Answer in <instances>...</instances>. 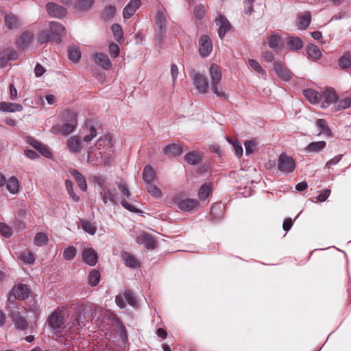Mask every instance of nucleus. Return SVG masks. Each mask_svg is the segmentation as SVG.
<instances>
[{
    "label": "nucleus",
    "instance_id": "nucleus-1",
    "mask_svg": "<svg viewBox=\"0 0 351 351\" xmlns=\"http://www.w3.org/2000/svg\"><path fill=\"white\" fill-rule=\"evenodd\" d=\"M60 119L63 125H54L50 130L51 133L56 135L59 134L68 135L75 130L77 125V114L75 112L70 110H64L60 114Z\"/></svg>",
    "mask_w": 351,
    "mask_h": 351
},
{
    "label": "nucleus",
    "instance_id": "nucleus-2",
    "mask_svg": "<svg viewBox=\"0 0 351 351\" xmlns=\"http://www.w3.org/2000/svg\"><path fill=\"white\" fill-rule=\"evenodd\" d=\"M209 73L212 91L220 99H226L228 95L219 87L222 77L221 68L216 64H212L209 68Z\"/></svg>",
    "mask_w": 351,
    "mask_h": 351
},
{
    "label": "nucleus",
    "instance_id": "nucleus-3",
    "mask_svg": "<svg viewBox=\"0 0 351 351\" xmlns=\"http://www.w3.org/2000/svg\"><path fill=\"white\" fill-rule=\"evenodd\" d=\"M50 30L51 34H49L47 32H43L39 36L41 43L53 40L59 43L61 40V37L65 34L64 27L58 22H51L50 23Z\"/></svg>",
    "mask_w": 351,
    "mask_h": 351
},
{
    "label": "nucleus",
    "instance_id": "nucleus-4",
    "mask_svg": "<svg viewBox=\"0 0 351 351\" xmlns=\"http://www.w3.org/2000/svg\"><path fill=\"white\" fill-rule=\"evenodd\" d=\"M155 23L158 27L157 36L158 38L159 43H160L166 32L167 24V14L165 8L163 7H160L158 9L155 16Z\"/></svg>",
    "mask_w": 351,
    "mask_h": 351
},
{
    "label": "nucleus",
    "instance_id": "nucleus-5",
    "mask_svg": "<svg viewBox=\"0 0 351 351\" xmlns=\"http://www.w3.org/2000/svg\"><path fill=\"white\" fill-rule=\"evenodd\" d=\"M278 168L285 174L291 173L295 169V162L292 157L281 154L278 158Z\"/></svg>",
    "mask_w": 351,
    "mask_h": 351
},
{
    "label": "nucleus",
    "instance_id": "nucleus-6",
    "mask_svg": "<svg viewBox=\"0 0 351 351\" xmlns=\"http://www.w3.org/2000/svg\"><path fill=\"white\" fill-rule=\"evenodd\" d=\"M191 77L193 80L195 88L198 90L199 93H206L208 92V82L206 76L195 71H193L191 73Z\"/></svg>",
    "mask_w": 351,
    "mask_h": 351
},
{
    "label": "nucleus",
    "instance_id": "nucleus-7",
    "mask_svg": "<svg viewBox=\"0 0 351 351\" xmlns=\"http://www.w3.org/2000/svg\"><path fill=\"white\" fill-rule=\"evenodd\" d=\"M274 71L276 75L283 81H290L294 74L280 61H276L274 63Z\"/></svg>",
    "mask_w": 351,
    "mask_h": 351
},
{
    "label": "nucleus",
    "instance_id": "nucleus-8",
    "mask_svg": "<svg viewBox=\"0 0 351 351\" xmlns=\"http://www.w3.org/2000/svg\"><path fill=\"white\" fill-rule=\"evenodd\" d=\"M48 324L54 330H58L65 327L66 319L61 312L54 311L48 317Z\"/></svg>",
    "mask_w": 351,
    "mask_h": 351
},
{
    "label": "nucleus",
    "instance_id": "nucleus-9",
    "mask_svg": "<svg viewBox=\"0 0 351 351\" xmlns=\"http://www.w3.org/2000/svg\"><path fill=\"white\" fill-rule=\"evenodd\" d=\"M29 290L28 287L24 284H19L13 287L10 295L8 297L9 301L12 300V298L18 300H25L28 297Z\"/></svg>",
    "mask_w": 351,
    "mask_h": 351
},
{
    "label": "nucleus",
    "instance_id": "nucleus-10",
    "mask_svg": "<svg viewBox=\"0 0 351 351\" xmlns=\"http://www.w3.org/2000/svg\"><path fill=\"white\" fill-rule=\"evenodd\" d=\"M213 50V43L210 38L203 35L199 40V51L202 57H207L210 55Z\"/></svg>",
    "mask_w": 351,
    "mask_h": 351
},
{
    "label": "nucleus",
    "instance_id": "nucleus-11",
    "mask_svg": "<svg viewBox=\"0 0 351 351\" xmlns=\"http://www.w3.org/2000/svg\"><path fill=\"white\" fill-rule=\"evenodd\" d=\"M102 201L105 204L108 202L113 204H117V194L114 189H110L106 186H102L101 191L100 192Z\"/></svg>",
    "mask_w": 351,
    "mask_h": 351
},
{
    "label": "nucleus",
    "instance_id": "nucleus-12",
    "mask_svg": "<svg viewBox=\"0 0 351 351\" xmlns=\"http://www.w3.org/2000/svg\"><path fill=\"white\" fill-rule=\"evenodd\" d=\"M217 25L219 26L218 34L221 39H223L226 34L231 29L232 25L228 20L223 15H219L215 20Z\"/></svg>",
    "mask_w": 351,
    "mask_h": 351
},
{
    "label": "nucleus",
    "instance_id": "nucleus-13",
    "mask_svg": "<svg viewBox=\"0 0 351 351\" xmlns=\"http://www.w3.org/2000/svg\"><path fill=\"white\" fill-rule=\"evenodd\" d=\"M321 95L322 100L321 107L322 108H326L332 103H336L337 99V97L333 89H327L323 91Z\"/></svg>",
    "mask_w": 351,
    "mask_h": 351
},
{
    "label": "nucleus",
    "instance_id": "nucleus-14",
    "mask_svg": "<svg viewBox=\"0 0 351 351\" xmlns=\"http://www.w3.org/2000/svg\"><path fill=\"white\" fill-rule=\"evenodd\" d=\"M46 9L48 14L53 17L62 18L66 14V10L64 8L53 3H47Z\"/></svg>",
    "mask_w": 351,
    "mask_h": 351
},
{
    "label": "nucleus",
    "instance_id": "nucleus-15",
    "mask_svg": "<svg viewBox=\"0 0 351 351\" xmlns=\"http://www.w3.org/2000/svg\"><path fill=\"white\" fill-rule=\"evenodd\" d=\"M141 0H130L123 9V15L125 19H128L134 15L141 5Z\"/></svg>",
    "mask_w": 351,
    "mask_h": 351
},
{
    "label": "nucleus",
    "instance_id": "nucleus-16",
    "mask_svg": "<svg viewBox=\"0 0 351 351\" xmlns=\"http://www.w3.org/2000/svg\"><path fill=\"white\" fill-rule=\"evenodd\" d=\"M198 202L195 199H183L178 202V207L180 210L190 212L194 210L198 207Z\"/></svg>",
    "mask_w": 351,
    "mask_h": 351
},
{
    "label": "nucleus",
    "instance_id": "nucleus-17",
    "mask_svg": "<svg viewBox=\"0 0 351 351\" xmlns=\"http://www.w3.org/2000/svg\"><path fill=\"white\" fill-rule=\"evenodd\" d=\"M67 147L72 153H78L83 148L82 140L78 136H73L67 140Z\"/></svg>",
    "mask_w": 351,
    "mask_h": 351
},
{
    "label": "nucleus",
    "instance_id": "nucleus-18",
    "mask_svg": "<svg viewBox=\"0 0 351 351\" xmlns=\"http://www.w3.org/2000/svg\"><path fill=\"white\" fill-rule=\"evenodd\" d=\"M83 260L86 263H97V252L92 247H85L82 252Z\"/></svg>",
    "mask_w": 351,
    "mask_h": 351
},
{
    "label": "nucleus",
    "instance_id": "nucleus-19",
    "mask_svg": "<svg viewBox=\"0 0 351 351\" xmlns=\"http://www.w3.org/2000/svg\"><path fill=\"white\" fill-rule=\"evenodd\" d=\"M286 43L287 49L290 51H298L303 47V42L298 36H289Z\"/></svg>",
    "mask_w": 351,
    "mask_h": 351
},
{
    "label": "nucleus",
    "instance_id": "nucleus-20",
    "mask_svg": "<svg viewBox=\"0 0 351 351\" xmlns=\"http://www.w3.org/2000/svg\"><path fill=\"white\" fill-rule=\"evenodd\" d=\"M93 58L95 62L104 69L106 70L110 69L112 63L106 54L103 53H97L94 55Z\"/></svg>",
    "mask_w": 351,
    "mask_h": 351
},
{
    "label": "nucleus",
    "instance_id": "nucleus-21",
    "mask_svg": "<svg viewBox=\"0 0 351 351\" xmlns=\"http://www.w3.org/2000/svg\"><path fill=\"white\" fill-rule=\"evenodd\" d=\"M304 95L313 104H317L322 100L321 94L311 88L304 90Z\"/></svg>",
    "mask_w": 351,
    "mask_h": 351
},
{
    "label": "nucleus",
    "instance_id": "nucleus-22",
    "mask_svg": "<svg viewBox=\"0 0 351 351\" xmlns=\"http://www.w3.org/2000/svg\"><path fill=\"white\" fill-rule=\"evenodd\" d=\"M298 26L300 29H305L310 24L311 20V15L309 12L300 13L298 15Z\"/></svg>",
    "mask_w": 351,
    "mask_h": 351
},
{
    "label": "nucleus",
    "instance_id": "nucleus-23",
    "mask_svg": "<svg viewBox=\"0 0 351 351\" xmlns=\"http://www.w3.org/2000/svg\"><path fill=\"white\" fill-rule=\"evenodd\" d=\"M23 110V106L21 104L10 103V102H1L0 110L7 112H21Z\"/></svg>",
    "mask_w": 351,
    "mask_h": 351
},
{
    "label": "nucleus",
    "instance_id": "nucleus-24",
    "mask_svg": "<svg viewBox=\"0 0 351 351\" xmlns=\"http://www.w3.org/2000/svg\"><path fill=\"white\" fill-rule=\"evenodd\" d=\"M33 34L29 32H24L17 40V46L21 49L26 48L32 41Z\"/></svg>",
    "mask_w": 351,
    "mask_h": 351
},
{
    "label": "nucleus",
    "instance_id": "nucleus-25",
    "mask_svg": "<svg viewBox=\"0 0 351 351\" xmlns=\"http://www.w3.org/2000/svg\"><path fill=\"white\" fill-rule=\"evenodd\" d=\"M71 174L75 178L81 190L85 191L87 189L86 180L78 171L72 169L70 171Z\"/></svg>",
    "mask_w": 351,
    "mask_h": 351
},
{
    "label": "nucleus",
    "instance_id": "nucleus-26",
    "mask_svg": "<svg viewBox=\"0 0 351 351\" xmlns=\"http://www.w3.org/2000/svg\"><path fill=\"white\" fill-rule=\"evenodd\" d=\"M164 153L166 155L176 156L182 153V149L178 144H171L164 148Z\"/></svg>",
    "mask_w": 351,
    "mask_h": 351
},
{
    "label": "nucleus",
    "instance_id": "nucleus-27",
    "mask_svg": "<svg viewBox=\"0 0 351 351\" xmlns=\"http://www.w3.org/2000/svg\"><path fill=\"white\" fill-rule=\"evenodd\" d=\"M138 239L147 249H154L156 247V241L148 234L143 233Z\"/></svg>",
    "mask_w": 351,
    "mask_h": 351
},
{
    "label": "nucleus",
    "instance_id": "nucleus-28",
    "mask_svg": "<svg viewBox=\"0 0 351 351\" xmlns=\"http://www.w3.org/2000/svg\"><path fill=\"white\" fill-rule=\"evenodd\" d=\"M306 53L308 57L314 60H319L322 56V53L319 47L313 44H309L307 45Z\"/></svg>",
    "mask_w": 351,
    "mask_h": 351
},
{
    "label": "nucleus",
    "instance_id": "nucleus-29",
    "mask_svg": "<svg viewBox=\"0 0 351 351\" xmlns=\"http://www.w3.org/2000/svg\"><path fill=\"white\" fill-rule=\"evenodd\" d=\"M16 53L15 51H2L0 52V67L6 65L8 60H14L16 58Z\"/></svg>",
    "mask_w": 351,
    "mask_h": 351
},
{
    "label": "nucleus",
    "instance_id": "nucleus-30",
    "mask_svg": "<svg viewBox=\"0 0 351 351\" xmlns=\"http://www.w3.org/2000/svg\"><path fill=\"white\" fill-rule=\"evenodd\" d=\"M69 58L73 62H77L81 58V51L78 47L71 45L68 49Z\"/></svg>",
    "mask_w": 351,
    "mask_h": 351
},
{
    "label": "nucleus",
    "instance_id": "nucleus-31",
    "mask_svg": "<svg viewBox=\"0 0 351 351\" xmlns=\"http://www.w3.org/2000/svg\"><path fill=\"white\" fill-rule=\"evenodd\" d=\"M185 160L191 165H195L202 160L201 155L197 152H192L186 154L184 156Z\"/></svg>",
    "mask_w": 351,
    "mask_h": 351
},
{
    "label": "nucleus",
    "instance_id": "nucleus-32",
    "mask_svg": "<svg viewBox=\"0 0 351 351\" xmlns=\"http://www.w3.org/2000/svg\"><path fill=\"white\" fill-rule=\"evenodd\" d=\"M326 145V143L324 141L311 143L306 148L308 152H319L324 149Z\"/></svg>",
    "mask_w": 351,
    "mask_h": 351
},
{
    "label": "nucleus",
    "instance_id": "nucleus-33",
    "mask_svg": "<svg viewBox=\"0 0 351 351\" xmlns=\"http://www.w3.org/2000/svg\"><path fill=\"white\" fill-rule=\"evenodd\" d=\"M20 184L19 180L13 176L9 178L7 182V189L12 194H16L19 190Z\"/></svg>",
    "mask_w": 351,
    "mask_h": 351
},
{
    "label": "nucleus",
    "instance_id": "nucleus-34",
    "mask_svg": "<svg viewBox=\"0 0 351 351\" xmlns=\"http://www.w3.org/2000/svg\"><path fill=\"white\" fill-rule=\"evenodd\" d=\"M155 178L154 171L150 165H147L143 172V178L147 184L152 183Z\"/></svg>",
    "mask_w": 351,
    "mask_h": 351
},
{
    "label": "nucleus",
    "instance_id": "nucleus-35",
    "mask_svg": "<svg viewBox=\"0 0 351 351\" xmlns=\"http://www.w3.org/2000/svg\"><path fill=\"white\" fill-rule=\"evenodd\" d=\"M80 223L82 229L86 232L88 233L90 235H93L95 234L97 228L93 223L85 219H82L80 220Z\"/></svg>",
    "mask_w": 351,
    "mask_h": 351
},
{
    "label": "nucleus",
    "instance_id": "nucleus-36",
    "mask_svg": "<svg viewBox=\"0 0 351 351\" xmlns=\"http://www.w3.org/2000/svg\"><path fill=\"white\" fill-rule=\"evenodd\" d=\"M316 125L320 128V133H322L324 135L327 136H331V131L326 120L322 119H317L316 121Z\"/></svg>",
    "mask_w": 351,
    "mask_h": 351
},
{
    "label": "nucleus",
    "instance_id": "nucleus-37",
    "mask_svg": "<svg viewBox=\"0 0 351 351\" xmlns=\"http://www.w3.org/2000/svg\"><path fill=\"white\" fill-rule=\"evenodd\" d=\"M351 65V54L350 53H346L339 60V66L341 69H348Z\"/></svg>",
    "mask_w": 351,
    "mask_h": 351
},
{
    "label": "nucleus",
    "instance_id": "nucleus-38",
    "mask_svg": "<svg viewBox=\"0 0 351 351\" xmlns=\"http://www.w3.org/2000/svg\"><path fill=\"white\" fill-rule=\"evenodd\" d=\"M351 105V98L346 97L343 99L336 101L335 105V110L337 111L344 110L350 107Z\"/></svg>",
    "mask_w": 351,
    "mask_h": 351
},
{
    "label": "nucleus",
    "instance_id": "nucleus-39",
    "mask_svg": "<svg viewBox=\"0 0 351 351\" xmlns=\"http://www.w3.org/2000/svg\"><path fill=\"white\" fill-rule=\"evenodd\" d=\"M111 29H112V32L113 33L115 40L117 42L121 43V39L123 38V29H122V27H121V25H119V24H116V23L113 24L111 26Z\"/></svg>",
    "mask_w": 351,
    "mask_h": 351
},
{
    "label": "nucleus",
    "instance_id": "nucleus-40",
    "mask_svg": "<svg viewBox=\"0 0 351 351\" xmlns=\"http://www.w3.org/2000/svg\"><path fill=\"white\" fill-rule=\"evenodd\" d=\"M146 188L147 192L154 197H160L162 195L161 190L152 182L147 184Z\"/></svg>",
    "mask_w": 351,
    "mask_h": 351
},
{
    "label": "nucleus",
    "instance_id": "nucleus-41",
    "mask_svg": "<svg viewBox=\"0 0 351 351\" xmlns=\"http://www.w3.org/2000/svg\"><path fill=\"white\" fill-rule=\"evenodd\" d=\"M117 186L120 193L125 198H130L131 196V192L128 185L123 182H117Z\"/></svg>",
    "mask_w": 351,
    "mask_h": 351
},
{
    "label": "nucleus",
    "instance_id": "nucleus-42",
    "mask_svg": "<svg viewBox=\"0 0 351 351\" xmlns=\"http://www.w3.org/2000/svg\"><path fill=\"white\" fill-rule=\"evenodd\" d=\"M100 280V273L97 270L92 271L88 276V283L91 286H96Z\"/></svg>",
    "mask_w": 351,
    "mask_h": 351
},
{
    "label": "nucleus",
    "instance_id": "nucleus-43",
    "mask_svg": "<svg viewBox=\"0 0 351 351\" xmlns=\"http://www.w3.org/2000/svg\"><path fill=\"white\" fill-rule=\"evenodd\" d=\"M19 258L24 263H32L34 261V254L29 250L23 252Z\"/></svg>",
    "mask_w": 351,
    "mask_h": 351
},
{
    "label": "nucleus",
    "instance_id": "nucleus-44",
    "mask_svg": "<svg viewBox=\"0 0 351 351\" xmlns=\"http://www.w3.org/2000/svg\"><path fill=\"white\" fill-rule=\"evenodd\" d=\"M5 23L9 29H12L17 26L18 19L15 16L8 14L5 16Z\"/></svg>",
    "mask_w": 351,
    "mask_h": 351
},
{
    "label": "nucleus",
    "instance_id": "nucleus-45",
    "mask_svg": "<svg viewBox=\"0 0 351 351\" xmlns=\"http://www.w3.org/2000/svg\"><path fill=\"white\" fill-rule=\"evenodd\" d=\"M210 188L208 184L202 185L198 192L199 198L202 200L206 199L210 195Z\"/></svg>",
    "mask_w": 351,
    "mask_h": 351
},
{
    "label": "nucleus",
    "instance_id": "nucleus-46",
    "mask_svg": "<svg viewBox=\"0 0 351 351\" xmlns=\"http://www.w3.org/2000/svg\"><path fill=\"white\" fill-rule=\"evenodd\" d=\"M280 40V36L274 34L267 38V44L270 48L277 49Z\"/></svg>",
    "mask_w": 351,
    "mask_h": 351
},
{
    "label": "nucleus",
    "instance_id": "nucleus-47",
    "mask_svg": "<svg viewBox=\"0 0 351 351\" xmlns=\"http://www.w3.org/2000/svg\"><path fill=\"white\" fill-rule=\"evenodd\" d=\"M13 319L15 323L16 327L18 329L24 330L27 328V323L23 317L17 315L14 317Z\"/></svg>",
    "mask_w": 351,
    "mask_h": 351
},
{
    "label": "nucleus",
    "instance_id": "nucleus-48",
    "mask_svg": "<svg viewBox=\"0 0 351 351\" xmlns=\"http://www.w3.org/2000/svg\"><path fill=\"white\" fill-rule=\"evenodd\" d=\"M47 236L42 232L36 234L34 238V243L38 246H43L47 243Z\"/></svg>",
    "mask_w": 351,
    "mask_h": 351
},
{
    "label": "nucleus",
    "instance_id": "nucleus-49",
    "mask_svg": "<svg viewBox=\"0 0 351 351\" xmlns=\"http://www.w3.org/2000/svg\"><path fill=\"white\" fill-rule=\"evenodd\" d=\"M65 186L66 189L71 196V197L75 201L78 202L80 199L79 196H77L74 192L73 189V183L71 180H66L65 181Z\"/></svg>",
    "mask_w": 351,
    "mask_h": 351
},
{
    "label": "nucleus",
    "instance_id": "nucleus-50",
    "mask_svg": "<svg viewBox=\"0 0 351 351\" xmlns=\"http://www.w3.org/2000/svg\"><path fill=\"white\" fill-rule=\"evenodd\" d=\"M244 145L245 147V154L250 155L256 150L257 143L255 141H249L245 142Z\"/></svg>",
    "mask_w": 351,
    "mask_h": 351
},
{
    "label": "nucleus",
    "instance_id": "nucleus-51",
    "mask_svg": "<svg viewBox=\"0 0 351 351\" xmlns=\"http://www.w3.org/2000/svg\"><path fill=\"white\" fill-rule=\"evenodd\" d=\"M248 65L254 71L261 74H265V71L261 67L260 64L255 60L250 59L248 60Z\"/></svg>",
    "mask_w": 351,
    "mask_h": 351
},
{
    "label": "nucleus",
    "instance_id": "nucleus-52",
    "mask_svg": "<svg viewBox=\"0 0 351 351\" xmlns=\"http://www.w3.org/2000/svg\"><path fill=\"white\" fill-rule=\"evenodd\" d=\"M64 257L67 261L72 260L76 255V250L73 246H69L64 250Z\"/></svg>",
    "mask_w": 351,
    "mask_h": 351
},
{
    "label": "nucleus",
    "instance_id": "nucleus-53",
    "mask_svg": "<svg viewBox=\"0 0 351 351\" xmlns=\"http://www.w3.org/2000/svg\"><path fill=\"white\" fill-rule=\"evenodd\" d=\"M120 203L123 207H124L125 209H127L128 210H129L130 212L136 213L141 212L138 208H136V207L134 204L128 202L124 198L121 199Z\"/></svg>",
    "mask_w": 351,
    "mask_h": 351
},
{
    "label": "nucleus",
    "instance_id": "nucleus-54",
    "mask_svg": "<svg viewBox=\"0 0 351 351\" xmlns=\"http://www.w3.org/2000/svg\"><path fill=\"white\" fill-rule=\"evenodd\" d=\"M0 233L5 237L9 238L12 235V228L4 223H0Z\"/></svg>",
    "mask_w": 351,
    "mask_h": 351
},
{
    "label": "nucleus",
    "instance_id": "nucleus-55",
    "mask_svg": "<svg viewBox=\"0 0 351 351\" xmlns=\"http://www.w3.org/2000/svg\"><path fill=\"white\" fill-rule=\"evenodd\" d=\"M93 4V0H77V6L82 10H88Z\"/></svg>",
    "mask_w": 351,
    "mask_h": 351
},
{
    "label": "nucleus",
    "instance_id": "nucleus-56",
    "mask_svg": "<svg viewBox=\"0 0 351 351\" xmlns=\"http://www.w3.org/2000/svg\"><path fill=\"white\" fill-rule=\"evenodd\" d=\"M205 8L202 4L197 5L194 8V15L197 19H201L205 15Z\"/></svg>",
    "mask_w": 351,
    "mask_h": 351
},
{
    "label": "nucleus",
    "instance_id": "nucleus-57",
    "mask_svg": "<svg viewBox=\"0 0 351 351\" xmlns=\"http://www.w3.org/2000/svg\"><path fill=\"white\" fill-rule=\"evenodd\" d=\"M115 12V8L112 5H108L105 8L103 12V16L105 19H110Z\"/></svg>",
    "mask_w": 351,
    "mask_h": 351
},
{
    "label": "nucleus",
    "instance_id": "nucleus-58",
    "mask_svg": "<svg viewBox=\"0 0 351 351\" xmlns=\"http://www.w3.org/2000/svg\"><path fill=\"white\" fill-rule=\"evenodd\" d=\"M124 297L130 305H131L132 306H136V299L134 297L133 294L132 293V292H130V291H125Z\"/></svg>",
    "mask_w": 351,
    "mask_h": 351
},
{
    "label": "nucleus",
    "instance_id": "nucleus-59",
    "mask_svg": "<svg viewBox=\"0 0 351 351\" xmlns=\"http://www.w3.org/2000/svg\"><path fill=\"white\" fill-rule=\"evenodd\" d=\"M119 47L115 43H110L109 45V53L112 58H116L119 54Z\"/></svg>",
    "mask_w": 351,
    "mask_h": 351
},
{
    "label": "nucleus",
    "instance_id": "nucleus-60",
    "mask_svg": "<svg viewBox=\"0 0 351 351\" xmlns=\"http://www.w3.org/2000/svg\"><path fill=\"white\" fill-rule=\"evenodd\" d=\"M97 136V131L93 126H90L89 129V134H86L84 137V141L89 143L93 138Z\"/></svg>",
    "mask_w": 351,
    "mask_h": 351
},
{
    "label": "nucleus",
    "instance_id": "nucleus-61",
    "mask_svg": "<svg viewBox=\"0 0 351 351\" xmlns=\"http://www.w3.org/2000/svg\"><path fill=\"white\" fill-rule=\"evenodd\" d=\"M121 258L125 263H135L134 256L127 252H121Z\"/></svg>",
    "mask_w": 351,
    "mask_h": 351
},
{
    "label": "nucleus",
    "instance_id": "nucleus-62",
    "mask_svg": "<svg viewBox=\"0 0 351 351\" xmlns=\"http://www.w3.org/2000/svg\"><path fill=\"white\" fill-rule=\"evenodd\" d=\"M228 141L233 145L236 156L239 158L241 157L243 152L241 145L238 142L233 143L230 140Z\"/></svg>",
    "mask_w": 351,
    "mask_h": 351
},
{
    "label": "nucleus",
    "instance_id": "nucleus-63",
    "mask_svg": "<svg viewBox=\"0 0 351 351\" xmlns=\"http://www.w3.org/2000/svg\"><path fill=\"white\" fill-rule=\"evenodd\" d=\"M342 158V155L339 154L337 156H335L333 158L330 160L325 165V168L330 169L332 165H337Z\"/></svg>",
    "mask_w": 351,
    "mask_h": 351
},
{
    "label": "nucleus",
    "instance_id": "nucleus-64",
    "mask_svg": "<svg viewBox=\"0 0 351 351\" xmlns=\"http://www.w3.org/2000/svg\"><path fill=\"white\" fill-rule=\"evenodd\" d=\"M330 194V189H326L321 192V193L317 197V199L319 202H324L327 199Z\"/></svg>",
    "mask_w": 351,
    "mask_h": 351
}]
</instances>
